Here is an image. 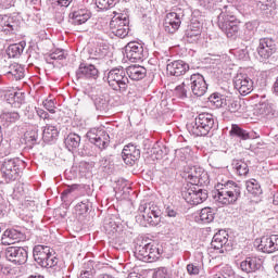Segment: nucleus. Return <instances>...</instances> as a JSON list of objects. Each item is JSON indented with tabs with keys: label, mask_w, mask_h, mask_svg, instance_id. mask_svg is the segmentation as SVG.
I'll use <instances>...</instances> for the list:
<instances>
[{
	"label": "nucleus",
	"mask_w": 278,
	"mask_h": 278,
	"mask_svg": "<svg viewBox=\"0 0 278 278\" xmlns=\"http://www.w3.org/2000/svg\"><path fill=\"white\" fill-rule=\"evenodd\" d=\"M79 144H81V137L75 132H71L65 138V147L70 151H77L79 149Z\"/></svg>",
	"instance_id": "c756f323"
},
{
	"label": "nucleus",
	"mask_w": 278,
	"mask_h": 278,
	"mask_svg": "<svg viewBox=\"0 0 278 278\" xmlns=\"http://www.w3.org/2000/svg\"><path fill=\"white\" fill-rule=\"evenodd\" d=\"M215 215L216 213L214 212V208L204 207L200 212V220H202L204 224L213 223Z\"/></svg>",
	"instance_id": "58836bf2"
},
{
	"label": "nucleus",
	"mask_w": 278,
	"mask_h": 278,
	"mask_svg": "<svg viewBox=\"0 0 278 278\" xmlns=\"http://www.w3.org/2000/svg\"><path fill=\"white\" fill-rule=\"evenodd\" d=\"M77 188H79L78 185H71V186H68V187L62 192V197H68V194H71L72 192H75V190H77Z\"/></svg>",
	"instance_id": "e2e57ef3"
},
{
	"label": "nucleus",
	"mask_w": 278,
	"mask_h": 278,
	"mask_svg": "<svg viewBox=\"0 0 278 278\" xmlns=\"http://www.w3.org/2000/svg\"><path fill=\"white\" fill-rule=\"evenodd\" d=\"M87 138L91 144H96L100 151L110 147V135L105 130L92 128L87 132Z\"/></svg>",
	"instance_id": "f8f14e48"
},
{
	"label": "nucleus",
	"mask_w": 278,
	"mask_h": 278,
	"mask_svg": "<svg viewBox=\"0 0 278 278\" xmlns=\"http://www.w3.org/2000/svg\"><path fill=\"white\" fill-rule=\"evenodd\" d=\"M12 276V269L0 265V278H10Z\"/></svg>",
	"instance_id": "6e6d98bb"
},
{
	"label": "nucleus",
	"mask_w": 278,
	"mask_h": 278,
	"mask_svg": "<svg viewBox=\"0 0 278 278\" xmlns=\"http://www.w3.org/2000/svg\"><path fill=\"white\" fill-rule=\"evenodd\" d=\"M188 87L189 85L186 84L185 78V80L174 89L175 97H178V99H188Z\"/></svg>",
	"instance_id": "a19ab883"
},
{
	"label": "nucleus",
	"mask_w": 278,
	"mask_h": 278,
	"mask_svg": "<svg viewBox=\"0 0 278 278\" xmlns=\"http://www.w3.org/2000/svg\"><path fill=\"white\" fill-rule=\"evenodd\" d=\"M230 136H236L241 140H253L255 138V132H248L247 130L240 128V126L233 124L229 131Z\"/></svg>",
	"instance_id": "c85d7f7f"
},
{
	"label": "nucleus",
	"mask_w": 278,
	"mask_h": 278,
	"mask_svg": "<svg viewBox=\"0 0 278 278\" xmlns=\"http://www.w3.org/2000/svg\"><path fill=\"white\" fill-rule=\"evenodd\" d=\"M240 194H242L240 186L233 180H228L217 184L214 199L220 205H233L240 199Z\"/></svg>",
	"instance_id": "f257e3e1"
},
{
	"label": "nucleus",
	"mask_w": 278,
	"mask_h": 278,
	"mask_svg": "<svg viewBox=\"0 0 278 278\" xmlns=\"http://www.w3.org/2000/svg\"><path fill=\"white\" fill-rule=\"evenodd\" d=\"M93 103L97 110L100 112H108V108H110V100L108 96H96L93 98Z\"/></svg>",
	"instance_id": "c9c22d12"
},
{
	"label": "nucleus",
	"mask_w": 278,
	"mask_h": 278,
	"mask_svg": "<svg viewBox=\"0 0 278 278\" xmlns=\"http://www.w3.org/2000/svg\"><path fill=\"white\" fill-rule=\"evenodd\" d=\"M228 108L230 112H240L242 105H240V102L238 100H233L232 102H230Z\"/></svg>",
	"instance_id": "680f3d73"
},
{
	"label": "nucleus",
	"mask_w": 278,
	"mask_h": 278,
	"mask_svg": "<svg viewBox=\"0 0 278 278\" xmlns=\"http://www.w3.org/2000/svg\"><path fill=\"white\" fill-rule=\"evenodd\" d=\"M16 91H4L0 89V99H5L7 103L12 105L14 103V96Z\"/></svg>",
	"instance_id": "49530a36"
},
{
	"label": "nucleus",
	"mask_w": 278,
	"mask_h": 278,
	"mask_svg": "<svg viewBox=\"0 0 278 278\" xmlns=\"http://www.w3.org/2000/svg\"><path fill=\"white\" fill-rule=\"evenodd\" d=\"M187 86H190L192 94L194 97H203L207 92V83L203 75L195 73L186 78Z\"/></svg>",
	"instance_id": "9d476101"
},
{
	"label": "nucleus",
	"mask_w": 278,
	"mask_h": 278,
	"mask_svg": "<svg viewBox=\"0 0 278 278\" xmlns=\"http://www.w3.org/2000/svg\"><path fill=\"white\" fill-rule=\"evenodd\" d=\"M192 150L190 147H185L176 150V157L180 160V162H186V160H190V153Z\"/></svg>",
	"instance_id": "37998d69"
},
{
	"label": "nucleus",
	"mask_w": 278,
	"mask_h": 278,
	"mask_svg": "<svg viewBox=\"0 0 278 278\" xmlns=\"http://www.w3.org/2000/svg\"><path fill=\"white\" fill-rule=\"evenodd\" d=\"M153 278H170V275L167 268L161 267L154 273Z\"/></svg>",
	"instance_id": "603ef678"
},
{
	"label": "nucleus",
	"mask_w": 278,
	"mask_h": 278,
	"mask_svg": "<svg viewBox=\"0 0 278 278\" xmlns=\"http://www.w3.org/2000/svg\"><path fill=\"white\" fill-rule=\"evenodd\" d=\"M24 101H25V97L21 92L15 91V96L13 98L14 103L12 104V108H21Z\"/></svg>",
	"instance_id": "3c124183"
},
{
	"label": "nucleus",
	"mask_w": 278,
	"mask_h": 278,
	"mask_svg": "<svg viewBox=\"0 0 278 278\" xmlns=\"http://www.w3.org/2000/svg\"><path fill=\"white\" fill-rule=\"evenodd\" d=\"M167 73H169L174 77H181V75H186L187 71H190V65L185 61L178 60L170 62L167 64Z\"/></svg>",
	"instance_id": "5701e85b"
},
{
	"label": "nucleus",
	"mask_w": 278,
	"mask_h": 278,
	"mask_svg": "<svg viewBox=\"0 0 278 278\" xmlns=\"http://www.w3.org/2000/svg\"><path fill=\"white\" fill-rule=\"evenodd\" d=\"M211 249L216 253H227L229 251V235L225 230H219L214 235Z\"/></svg>",
	"instance_id": "dca6fc26"
},
{
	"label": "nucleus",
	"mask_w": 278,
	"mask_h": 278,
	"mask_svg": "<svg viewBox=\"0 0 278 278\" xmlns=\"http://www.w3.org/2000/svg\"><path fill=\"white\" fill-rule=\"evenodd\" d=\"M76 76L78 79H97L99 77V68L92 64L80 63Z\"/></svg>",
	"instance_id": "6ab92c4d"
},
{
	"label": "nucleus",
	"mask_w": 278,
	"mask_h": 278,
	"mask_svg": "<svg viewBox=\"0 0 278 278\" xmlns=\"http://www.w3.org/2000/svg\"><path fill=\"white\" fill-rule=\"evenodd\" d=\"M18 29V25L14 17L8 15H0V31L4 34H14Z\"/></svg>",
	"instance_id": "393cba45"
},
{
	"label": "nucleus",
	"mask_w": 278,
	"mask_h": 278,
	"mask_svg": "<svg viewBox=\"0 0 278 278\" xmlns=\"http://www.w3.org/2000/svg\"><path fill=\"white\" fill-rule=\"evenodd\" d=\"M217 25L219 29L224 31L227 38H231L232 40H236V38H238L240 26L238 25V21H236V17L228 15L225 12H222L217 16Z\"/></svg>",
	"instance_id": "39448f33"
},
{
	"label": "nucleus",
	"mask_w": 278,
	"mask_h": 278,
	"mask_svg": "<svg viewBox=\"0 0 278 278\" xmlns=\"http://www.w3.org/2000/svg\"><path fill=\"white\" fill-rule=\"evenodd\" d=\"M160 216H162V211L155 204H141L139 206V215L136 217L137 223L141 225V227H147L151 225L152 227H156L160 225Z\"/></svg>",
	"instance_id": "7ed1b4c3"
},
{
	"label": "nucleus",
	"mask_w": 278,
	"mask_h": 278,
	"mask_svg": "<svg viewBox=\"0 0 278 278\" xmlns=\"http://www.w3.org/2000/svg\"><path fill=\"white\" fill-rule=\"evenodd\" d=\"M14 5V0H0V8L8 10Z\"/></svg>",
	"instance_id": "0e129e2a"
},
{
	"label": "nucleus",
	"mask_w": 278,
	"mask_h": 278,
	"mask_svg": "<svg viewBox=\"0 0 278 278\" xmlns=\"http://www.w3.org/2000/svg\"><path fill=\"white\" fill-rule=\"evenodd\" d=\"M125 54L129 62H140L143 58H147L144 46L138 41L128 42L125 47Z\"/></svg>",
	"instance_id": "ddd939ff"
},
{
	"label": "nucleus",
	"mask_w": 278,
	"mask_h": 278,
	"mask_svg": "<svg viewBox=\"0 0 278 278\" xmlns=\"http://www.w3.org/2000/svg\"><path fill=\"white\" fill-rule=\"evenodd\" d=\"M211 103H214L217 108H223V100L218 96L211 97Z\"/></svg>",
	"instance_id": "338daca9"
},
{
	"label": "nucleus",
	"mask_w": 278,
	"mask_h": 278,
	"mask_svg": "<svg viewBox=\"0 0 278 278\" xmlns=\"http://www.w3.org/2000/svg\"><path fill=\"white\" fill-rule=\"evenodd\" d=\"M37 116H39V118H42V121H49V113H47V111L42 110V109H37Z\"/></svg>",
	"instance_id": "69168bd1"
},
{
	"label": "nucleus",
	"mask_w": 278,
	"mask_h": 278,
	"mask_svg": "<svg viewBox=\"0 0 278 278\" xmlns=\"http://www.w3.org/2000/svg\"><path fill=\"white\" fill-rule=\"evenodd\" d=\"M110 29L113 36H116L117 38H126L129 34V17L125 14L112 17Z\"/></svg>",
	"instance_id": "1a4fd4ad"
},
{
	"label": "nucleus",
	"mask_w": 278,
	"mask_h": 278,
	"mask_svg": "<svg viewBox=\"0 0 278 278\" xmlns=\"http://www.w3.org/2000/svg\"><path fill=\"white\" fill-rule=\"evenodd\" d=\"M188 42H197L201 38V23L192 21L186 30Z\"/></svg>",
	"instance_id": "a878e982"
},
{
	"label": "nucleus",
	"mask_w": 278,
	"mask_h": 278,
	"mask_svg": "<svg viewBox=\"0 0 278 278\" xmlns=\"http://www.w3.org/2000/svg\"><path fill=\"white\" fill-rule=\"evenodd\" d=\"M21 240H25V233L17 229H7L1 238V242L5 247L16 244V242H21Z\"/></svg>",
	"instance_id": "412c9836"
},
{
	"label": "nucleus",
	"mask_w": 278,
	"mask_h": 278,
	"mask_svg": "<svg viewBox=\"0 0 278 278\" xmlns=\"http://www.w3.org/2000/svg\"><path fill=\"white\" fill-rule=\"evenodd\" d=\"M96 5L101 9H108L110 5H114L110 0H96Z\"/></svg>",
	"instance_id": "052dcab7"
},
{
	"label": "nucleus",
	"mask_w": 278,
	"mask_h": 278,
	"mask_svg": "<svg viewBox=\"0 0 278 278\" xmlns=\"http://www.w3.org/2000/svg\"><path fill=\"white\" fill-rule=\"evenodd\" d=\"M109 86L118 92H127L129 88V77L124 67L112 68L108 74Z\"/></svg>",
	"instance_id": "20e7f679"
},
{
	"label": "nucleus",
	"mask_w": 278,
	"mask_h": 278,
	"mask_svg": "<svg viewBox=\"0 0 278 278\" xmlns=\"http://www.w3.org/2000/svg\"><path fill=\"white\" fill-rule=\"evenodd\" d=\"M262 268V260L255 256H249L240 263V269L243 273H255Z\"/></svg>",
	"instance_id": "b1692460"
},
{
	"label": "nucleus",
	"mask_w": 278,
	"mask_h": 278,
	"mask_svg": "<svg viewBox=\"0 0 278 278\" xmlns=\"http://www.w3.org/2000/svg\"><path fill=\"white\" fill-rule=\"evenodd\" d=\"M5 257L9 262L21 266L27 263V250L21 247H9L5 250Z\"/></svg>",
	"instance_id": "2eb2a0df"
},
{
	"label": "nucleus",
	"mask_w": 278,
	"mask_h": 278,
	"mask_svg": "<svg viewBox=\"0 0 278 278\" xmlns=\"http://www.w3.org/2000/svg\"><path fill=\"white\" fill-rule=\"evenodd\" d=\"M214 127H216V119L211 113H200L194 122L187 125V129L192 136H207Z\"/></svg>",
	"instance_id": "f03ea898"
},
{
	"label": "nucleus",
	"mask_w": 278,
	"mask_h": 278,
	"mask_svg": "<svg viewBox=\"0 0 278 278\" xmlns=\"http://www.w3.org/2000/svg\"><path fill=\"white\" fill-rule=\"evenodd\" d=\"M105 51L101 50V48H96L93 52H91L92 60H101L105 55Z\"/></svg>",
	"instance_id": "4d7b16f0"
},
{
	"label": "nucleus",
	"mask_w": 278,
	"mask_h": 278,
	"mask_svg": "<svg viewBox=\"0 0 278 278\" xmlns=\"http://www.w3.org/2000/svg\"><path fill=\"white\" fill-rule=\"evenodd\" d=\"M90 20V13L86 10H78L72 13L73 25H84Z\"/></svg>",
	"instance_id": "473e14b6"
},
{
	"label": "nucleus",
	"mask_w": 278,
	"mask_h": 278,
	"mask_svg": "<svg viewBox=\"0 0 278 278\" xmlns=\"http://www.w3.org/2000/svg\"><path fill=\"white\" fill-rule=\"evenodd\" d=\"M182 13L170 12L166 14L164 29L167 34H175L181 27Z\"/></svg>",
	"instance_id": "f3484780"
},
{
	"label": "nucleus",
	"mask_w": 278,
	"mask_h": 278,
	"mask_svg": "<svg viewBox=\"0 0 278 278\" xmlns=\"http://www.w3.org/2000/svg\"><path fill=\"white\" fill-rule=\"evenodd\" d=\"M182 177L189 181L191 186H207V184H210V175L199 166L188 165L185 167Z\"/></svg>",
	"instance_id": "423d86ee"
},
{
	"label": "nucleus",
	"mask_w": 278,
	"mask_h": 278,
	"mask_svg": "<svg viewBox=\"0 0 278 278\" xmlns=\"http://www.w3.org/2000/svg\"><path fill=\"white\" fill-rule=\"evenodd\" d=\"M257 27H260V22L257 21L247 22L243 28L244 40L247 41L253 40V38L255 37V34H257Z\"/></svg>",
	"instance_id": "cd10ccee"
},
{
	"label": "nucleus",
	"mask_w": 278,
	"mask_h": 278,
	"mask_svg": "<svg viewBox=\"0 0 278 278\" xmlns=\"http://www.w3.org/2000/svg\"><path fill=\"white\" fill-rule=\"evenodd\" d=\"M277 53V43L273 38H261L257 46V54L261 62H266L269 58H273Z\"/></svg>",
	"instance_id": "9b49d317"
},
{
	"label": "nucleus",
	"mask_w": 278,
	"mask_h": 278,
	"mask_svg": "<svg viewBox=\"0 0 278 278\" xmlns=\"http://www.w3.org/2000/svg\"><path fill=\"white\" fill-rule=\"evenodd\" d=\"M245 188L250 194H253L254 197H260L262 194V187L260 186V182H257L256 179H251L245 181Z\"/></svg>",
	"instance_id": "e433bc0d"
},
{
	"label": "nucleus",
	"mask_w": 278,
	"mask_h": 278,
	"mask_svg": "<svg viewBox=\"0 0 278 278\" xmlns=\"http://www.w3.org/2000/svg\"><path fill=\"white\" fill-rule=\"evenodd\" d=\"M43 106L50 112V114H55V102L53 100H45Z\"/></svg>",
	"instance_id": "5fc2aeb1"
},
{
	"label": "nucleus",
	"mask_w": 278,
	"mask_h": 278,
	"mask_svg": "<svg viewBox=\"0 0 278 278\" xmlns=\"http://www.w3.org/2000/svg\"><path fill=\"white\" fill-rule=\"evenodd\" d=\"M232 168L239 177H247L249 175V165L242 160H233Z\"/></svg>",
	"instance_id": "f704fd0d"
},
{
	"label": "nucleus",
	"mask_w": 278,
	"mask_h": 278,
	"mask_svg": "<svg viewBox=\"0 0 278 278\" xmlns=\"http://www.w3.org/2000/svg\"><path fill=\"white\" fill-rule=\"evenodd\" d=\"M50 60H66V52L62 49H56L49 55Z\"/></svg>",
	"instance_id": "09e8293b"
},
{
	"label": "nucleus",
	"mask_w": 278,
	"mask_h": 278,
	"mask_svg": "<svg viewBox=\"0 0 278 278\" xmlns=\"http://www.w3.org/2000/svg\"><path fill=\"white\" fill-rule=\"evenodd\" d=\"M181 194L189 205H201V203L207 201V190L199 188V185L185 187Z\"/></svg>",
	"instance_id": "0eeeda50"
},
{
	"label": "nucleus",
	"mask_w": 278,
	"mask_h": 278,
	"mask_svg": "<svg viewBox=\"0 0 278 278\" xmlns=\"http://www.w3.org/2000/svg\"><path fill=\"white\" fill-rule=\"evenodd\" d=\"M233 86L243 97L253 92V79L247 74H237L233 78Z\"/></svg>",
	"instance_id": "4468645a"
},
{
	"label": "nucleus",
	"mask_w": 278,
	"mask_h": 278,
	"mask_svg": "<svg viewBox=\"0 0 278 278\" xmlns=\"http://www.w3.org/2000/svg\"><path fill=\"white\" fill-rule=\"evenodd\" d=\"M257 249L263 253H275V251H278V235L261 238Z\"/></svg>",
	"instance_id": "aec40b11"
},
{
	"label": "nucleus",
	"mask_w": 278,
	"mask_h": 278,
	"mask_svg": "<svg viewBox=\"0 0 278 278\" xmlns=\"http://www.w3.org/2000/svg\"><path fill=\"white\" fill-rule=\"evenodd\" d=\"M23 162L18 159L4 160L0 168L2 178L7 184L16 181V178L21 175V164Z\"/></svg>",
	"instance_id": "6e6552de"
},
{
	"label": "nucleus",
	"mask_w": 278,
	"mask_h": 278,
	"mask_svg": "<svg viewBox=\"0 0 278 278\" xmlns=\"http://www.w3.org/2000/svg\"><path fill=\"white\" fill-rule=\"evenodd\" d=\"M24 49L25 48L21 43L11 45L8 48V55H9V58H18V55H21V53H23Z\"/></svg>",
	"instance_id": "79ce46f5"
},
{
	"label": "nucleus",
	"mask_w": 278,
	"mask_h": 278,
	"mask_svg": "<svg viewBox=\"0 0 278 278\" xmlns=\"http://www.w3.org/2000/svg\"><path fill=\"white\" fill-rule=\"evenodd\" d=\"M165 213L169 218H175L177 216V211L170 206L166 207Z\"/></svg>",
	"instance_id": "774afa93"
},
{
	"label": "nucleus",
	"mask_w": 278,
	"mask_h": 278,
	"mask_svg": "<svg viewBox=\"0 0 278 278\" xmlns=\"http://www.w3.org/2000/svg\"><path fill=\"white\" fill-rule=\"evenodd\" d=\"M7 75H11L18 81L25 77V67H22L18 63H13L9 66V71H7Z\"/></svg>",
	"instance_id": "72a5a7b5"
},
{
	"label": "nucleus",
	"mask_w": 278,
	"mask_h": 278,
	"mask_svg": "<svg viewBox=\"0 0 278 278\" xmlns=\"http://www.w3.org/2000/svg\"><path fill=\"white\" fill-rule=\"evenodd\" d=\"M126 74L134 81H140L147 77V68L140 65H130L126 68Z\"/></svg>",
	"instance_id": "bb28decb"
},
{
	"label": "nucleus",
	"mask_w": 278,
	"mask_h": 278,
	"mask_svg": "<svg viewBox=\"0 0 278 278\" xmlns=\"http://www.w3.org/2000/svg\"><path fill=\"white\" fill-rule=\"evenodd\" d=\"M122 157L125 164H127L128 166H134V164H136V162L140 160V149L129 143L124 147L122 151Z\"/></svg>",
	"instance_id": "a211bd4d"
},
{
	"label": "nucleus",
	"mask_w": 278,
	"mask_h": 278,
	"mask_svg": "<svg viewBox=\"0 0 278 278\" xmlns=\"http://www.w3.org/2000/svg\"><path fill=\"white\" fill-rule=\"evenodd\" d=\"M24 140H25V143L28 144V147H34V144L38 142V129L34 128V129L27 130L24 134Z\"/></svg>",
	"instance_id": "ea45409f"
},
{
	"label": "nucleus",
	"mask_w": 278,
	"mask_h": 278,
	"mask_svg": "<svg viewBox=\"0 0 278 278\" xmlns=\"http://www.w3.org/2000/svg\"><path fill=\"white\" fill-rule=\"evenodd\" d=\"M147 251H149V243L136 247L137 255L140 257V260H144L146 262L149 260V253H147Z\"/></svg>",
	"instance_id": "a18cd8bd"
},
{
	"label": "nucleus",
	"mask_w": 278,
	"mask_h": 278,
	"mask_svg": "<svg viewBox=\"0 0 278 278\" xmlns=\"http://www.w3.org/2000/svg\"><path fill=\"white\" fill-rule=\"evenodd\" d=\"M50 255L51 248L47 245H35L33 250V256L35 262H37V264H39V266H41L42 268H45V264H47Z\"/></svg>",
	"instance_id": "4be33fe9"
},
{
	"label": "nucleus",
	"mask_w": 278,
	"mask_h": 278,
	"mask_svg": "<svg viewBox=\"0 0 278 278\" xmlns=\"http://www.w3.org/2000/svg\"><path fill=\"white\" fill-rule=\"evenodd\" d=\"M75 210L79 214V216L87 214V212L90 210V201H81L80 203L76 204Z\"/></svg>",
	"instance_id": "c03bdc74"
},
{
	"label": "nucleus",
	"mask_w": 278,
	"mask_h": 278,
	"mask_svg": "<svg viewBox=\"0 0 278 278\" xmlns=\"http://www.w3.org/2000/svg\"><path fill=\"white\" fill-rule=\"evenodd\" d=\"M188 275H199L201 273V266L197 263H190L187 265Z\"/></svg>",
	"instance_id": "8fccbe9b"
},
{
	"label": "nucleus",
	"mask_w": 278,
	"mask_h": 278,
	"mask_svg": "<svg viewBox=\"0 0 278 278\" xmlns=\"http://www.w3.org/2000/svg\"><path fill=\"white\" fill-rule=\"evenodd\" d=\"M148 262H156V260H160L162 249L157 248V245L148 243Z\"/></svg>",
	"instance_id": "4c0bfd02"
},
{
	"label": "nucleus",
	"mask_w": 278,
	"mask_h": 278,
	"mask_svg": "<svg viewBox=\"0 0 278 278\" xmlns=\"http://www.w3.org/2000/svg\"><path fill=\"white\" fill-rule=\"evenodd\" d=\"M53 266H58V257L50 253V256H48V261L43 265V268H53Z\"/></svg>",
	"instance_id": "864d4df0"
},
{
	"label": "nucleus",
	"mask_w": 278,
	"mask_h": 278,
	"mask_svg": "<svg viewBox=\"0 0 278 278\" xmlns=\"http://www.w3.org/2000/svg\"><path fill=\"white\" fill-rule=\"evenodd\" d=\"M273 106L268 102H263L258 106V113L261 114V116H268Z\"/></svg>",
	"instance_id": "de8ad7c7"
},
{
	"label": "nucleus",
	"mask_w": 278,
	"mask_h": 278,
	"mask_svg": "<svg viewBox=\"0 0 278 278\" xmlns=\"http://www.w3.org/2000/svg\"><path fill=\"white\" fill-rule=\"evenodd\" d=\"M21 119L18 112H4L0 115V123L3 127H10L13 123Z\"/></svg>",
	"instance_id": "7c9ffc66"
},
{
	"label": "nucleus",
	"mask_w": 278,
	"mask_h": 278,
	"mask_svg": "<svg viewBox=\"0 0 278 278\" xmlns=\"http://www.w3.org/2000/svg\"><path fill=\"white\" fill-rule=\"evenodd\" d=\"M53 5H59L60 8H68L73 0H52Z\"/></svg>",
	"instance_id": "bf43d9fd"
},
{
	"label": "nucleus",
	"mask_w": 278,
	"mask_h": 278,
	"mask_svg": "<svg viewBox=\"0 0 278 278\" xmlns=\"http://www.w3.org/2000/svg\"><path fill=\"white\" fill-rule=\"evenodd\" d=\"M58 136H60V131L55 126L47 124L43 127L42 138L45 142H51L52 140L58 139Z\"/></svg>",
	"instance_id": "2f4dec72"
},
{
	"label": "nucleus",
	"mask_w": 278,
	"mask_h": 278,
	"mask_svg": "<svg viewBox=\"0 0 278 278\" xmlns=\"http://www.w3.org/2000/svg\"><path fill=\"white\" fill-rule=\"evenodd\" d=\"M198 2L200 5H202V8H206L207 10L216 5V0H198Z\"/></svg>",
	"instance_id": "13d9d810"
}]
</instances>
